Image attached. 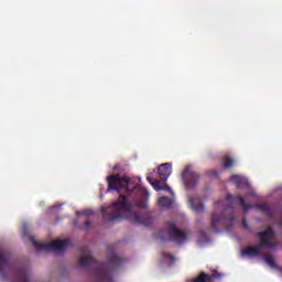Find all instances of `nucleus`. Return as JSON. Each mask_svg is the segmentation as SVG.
Segmentation results:
<instances>
[{"label": "nucleus", "instance_id": "18", "mask_svg": "<svg viewBox=\"0 0 282 282\" xmlns=\"http://www.w3.org/2000/svg\"><path fill=\"white\" fill-rule=\"evenodd\" d=\"M224 169H232L235 166V160L230 156H224Z\"/></svg>", "mask_w": 282, "mask_h": 282}, {"label": "nucleus", "instance_id": "11", "mask_svg": "<svg viewBox=\"0 0 282 282\" xmlns=\"http://www.w3.org/2000/svg\"><path fill=\"white\" fill-rule=\"evenodd\" d=\"M15 281L14 282H30V270L25 268H20L14 271Z\"/></svg>", "mask_w": 282, "mask_h": 282}, {"label": "nucleus", "instance_id": "6", "mask_svg": "<svg viewBox=\"0 0 282 282\" xmlns=\"http://www.w3.org/2000/svg\"><path fill=\"white\" fill-rule=\"evenodd\" d=\"M30 241L33 243L37 252H41V250H43L44 252H64V250L67 249V246H69V240L67 239H58L53 242H39L34 239V236H31Z\"/></svg>", "mask_w": 282, "mask_h": 282}, {"label": "nucleus", "instance_id": "9", "mask_svg": "<svg viewBox=\"0 0 282 282\" xmlns=\"http://www.w3.org/2000/svg\"><path fill=\"white\" fill-rule=\"evenodd\" d=\"M12 270V259L10 257V252L6 250L3 247H0V274L1 276H6V272Z\"/></svg>", "mask_w": 282, "mask_h": 282}, {"label": "nucleus", "instance_id": "23", "mask_svg": "<svg viewBox=\"0 0 282 282\" xmlns=\"http://www.w3.org/2000/svg\"><path fill=\"white\" fill-rule=\"evenodd\" d=\"M137 206H139V208H147V202L137 203Z\"/></svg>", "mask_w": 282, "mask_h": 282}, {"label": "nucleus", "instance_id": "3", "mask_svg": "<svg viewBox=\"0 0 282 282\" xmlns=\"http://www.w3.org/2000/svg\"><path fill=\"white\" fill-rule=\"evenodd\" d=\"M276 234L271 226L267 227L264 231L256 232V237H259L260 242L258 247L248 246L241 250V257H259L261 249L268 250L270 248H276V242L272 241Z\"/></svg>", "mask_w": 282, "mask_h": 282}, {"label": "nucleus", "instance_id": "5", "mask_svg": "<svg viewBox=\"0 0 282 282\" xmlns=\"http://www.w3.org/2000/svg\"><path fill=\"white\" fill-rule=\"evenodd\" d=\"M172 173L171 164L163 163L158 167L159 178H153L148 176L147 180L149 184L154 188V191H171V187L165 185L170 175Z\"/></svg>", "mask_w": 282, "mask_h": 282}, {"label": "nucleus", "instance_id": "8", "mask_svg": "<svg viewBox=\"0 0 282 282\" xmlns=\"http://www.w3.org/2000/svg\"><path fill=\"white\" fill-rule=\"evenodd\" d=\"M164 228L170 237V241H174L175 243H178V246H182V243H186L188 240V235H186L184 230L178 229L175 224L167 223Z\"/></svg>", "mask_w": 282, "mask_h": 282}, {"label": "nucleus", "instance_id": "15", "mask_svg": "<svg viewBox=\"0 0 282 282\" xmlns=\"http://www.w3.org/2000/svg\"><path fill=\"white\" fill-rule=\"evenodd\" d=\"M258 208L261 213H263V215H267L269 219H272V217H274V213H272V209H270V205H268L267 203L258 205Z\"/></svg>", "mask_w": 282, "mask_h": 282}, {"label": "nucleus", "instance_id": "4", "mask_svg": "<svg viewBox=\"0 0 282 282\" xmlns=\"http://www.w3.org/2000/svg\"><path fill=\"white\" fill-rule=\"evenodd\" d=\"M235 224V210L230 206H226L224 213L219 216L217 212L212 215L210 228L214 232L219 234V228H225V230H230L231 226Z\"/></svg>", "mask_w": 282, "mask_h": 282}, {"label": "nucleus", "instance_id": "10", "mask_svg": "<svg viewBox=\"0 0 282 282\" xmlns=\"http://www.w3.org/2000/svg\"><path fill=\"white\" fill-rule=\"evenodd\" d=\"M189 206H191L192 210H194V213H196V215H203V213L205 210L204 203L199 198L191 197Z\"/></svg>", "mask_w": 282, "mask_h": 282}, {"label": "nucleus", "instance_id": "16", "mask_svg": "<svg viewBox=\"0 0 282 282\" xmlns=\"http://www.w3.org/2000/svg\"><path fill=\"white\" fill-rule=\"evenodd\" d=\"M160 208H171L173 206V200L166 196H162L159 199Z\"/></svg>", "mask_w": 282, "mask_h": 282}, {"label": "nucleus", "instance_id": "12", "mask_svg": "<svg viewBox=\"0 0 282 282\" xmlns=\"http://www.w3.org/2000/svg\"><path fill=\"white\" fill-rule=\"evenodd\" d=\"M227 202L234 204L235 202H239L240 206L242 207L245 213H248L252 206L246 204V199L242 196L234 197L232 194H227L226 196Z\"/></svg>", "mask_w": 282, "mask_h": 282}, {"label": "nucleus", "instance_id": "19", "mask_svg": "<svg viewBox=\"0 0 282 282\" xmlns=\"http://www.w3.org/2000/svg\"><path fill=\"white\" fill-rule=\"evenodd\" d=\"M142 195L143 197H145V199H149V189L148 188H141Z\"/></svg>", "mask_w": 282, "mask_h": 282}, {"label": "nucleus", "instance_id": "24", "mask_svg": "<svg viewBox=\"0 0 282 282\" xmlns=\"http://www.w3.org/2000/svg\"><path fill=\"white\" fill-rule=\"evenodd\" d=\"M76 215H77V216H80V215H89V210H86V212H77Z\"/></svg>", "mask_w": 282, "mask_h": 282}, {"label": "nucleus", "instance_id": "20", "mask_svg": "<svg viewBox=\"0 0 282 282\" xmlns=\"http://www.w3.org/2000/svg\"><path fill=\"white\" fill-rule=\"evenodd\" d=\"M163 257H164V259H171L172 261L175 259V257H173V254L166 253V252H163Z\"/></svg>", "mask_w": 282, "mask_h": 282}, {"label": "nucleus", "instance_id": "2", "mask_svg": "<svg viewBox=\"0 0 282 282\" xmlns=\"http://www.w3.org/2000/svg\"><path fill=\"white\" fill-rule=\"evenodd\" d=\"M107 250L109 252L108 263L97 262L96 259H94V256H91V251L84 252V256H82L78 260L80 268H87V265L95 267V276L98 279V281H107V279H109V272L122 265V259L116 254L113 247L109 246Z\"/></svg>", "mask_w": 282, "mask_h": 282}, {"label": "nucleus", "instance_id": "21", "mask_svg": "<svg viewBox=\"0 0 282 282\" xmlns=\"http://www.w3.org/2000/svg\"><path fill=\"white\" fill-rule=\"evenodd\" d=\"M90 227H91V221L86 220V221L84 223V228H85V230L89 229Z\"/></svg>", "mask_w": 282, "mask_h": 282}, {"label": "nucleus", "instance_id": "14", "mask_svg": "<svg viewBox=\"0 0 282 282\" xmlns=\"http://www.w3.org/2000/svg\"><path fill=\"white\" fill-rule=\"evenodd\" d=\"M229 180L235 184L236 188H243V186H248V180L241 175H231Z\"/></svg>", "mask_w": 282, "mask_h": 282}, {"label": "nucleus", "instance_id": "17", "mask_svg": "<svg viewBox=\"0 0 282 282\" xmlns=\"http://www.w3.org/2000/svg\"><path fill=\"white\" fill-rule=\"evenodd\" d=\"M264 262L273 269L276 268V260H274V256H272L270 253L264 254Z\"/></svg>", "mask_w": 282, "mask_h": 282}, {"label": "nucleus", "instance_id": "13", "mask_svg": "<svg viewBox=\"0 0 282 282\" xmlns=\"http://www.w3.org/2000/svg\"><path fill=\"white\" fill-rule=\"evenodd\" d=\"M215 279H221V273L219 272H214L212 274H206L202 272L197 279H195L193 282H213Z\"/></svg>", "mask_w": 282, "mask_h": 282}, {"label": "nucleus", "instance_id": "22", "mask_svg": "<svg viewBox=\"0 0 282 282\" xmlns=\"http://www.w3.org/2000/svg\"><path fill=\"white\" fill-rule=\"evenodd\" d=\"M242 228H245L246 230H249L250 228L248 227V220H246V218L242 219Z\"/></svg>", "mask_w": 282, "mask_h": 282}, {"label": "nucleus", "instance_id": "1", "mask_svg": "<svg viewBox=\"0 0 282 282\" xmlns=\"http://www.w3.org/2000/svg\"><path fill=\"white\" fill-rule=\"evenodd\" d=\"M107 193L116 191L119 198L109 207L101 208L104 221L111 224V221H120V219H132L134 224H140L141 226H151L153 224L149 215L144 216L131 212V203L129 202L131 199V193L140 189L135 181L120 174H112L107 176Z\"/></svg>", "mask_w": 282, "mask_h": 282}, {"label": "nucleus", "instance_id": "26", "mask_svg": "<svg viewBox=\"0 0 282 282\" xmlns=\"http://www.w3.org/2000/svg\"><path fill=\"white\" fill-rule=\"evenodd\" d=\"M216 204L219 205V202H217Z\"/></svg>", "mask_w": 282, "mask_h": 282}, {"label": "nucleus", "instance_id": "25", "mask_svg": "<svg viewBox=\"0 0 282 282\" xmlns=\"http://www.w3.org/2000/svg\"><path fill=\"white\" fill-rule=\"evenodd\" d=\"M53 208H61V205H55L53 206Z\"/></svg>", "mask_w": 282, "mask_h": 282}, {"label": "nucleus", "instance_id": "7", "mask_svg": "<svg viewBox=\"0 0 282 282\" xmlns=\"http://www.w3.org/2000/svg\"><path fill=\"white\" fill-rule=\"evenodd\" d=\"M200 177L202 176L199 175V173L193 170V166L191 165H186L182 172V180L187 191L191 188H195V186L199 184Z\"/></svg>", "mask_w": 282, "mask_h": 282}]
</instances>
